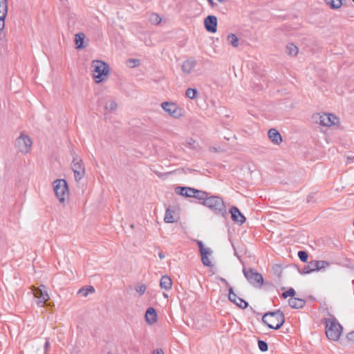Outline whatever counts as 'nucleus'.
Here are the masks:
<instances>
[{"label":"nucleus","mask_w":354,"mask_h":354,"mask_svg":"<svg viewBox=\"0 0 354 354\" xmlns=\"http://www.w3.org/2000/svg\"><path fill=\"white\" fill-rule=\"evenodd\" d=\"M205 28L207 32L214 33L217 30V18L214 15H208L204 20Z\"/></svg>","instance_id":"nucleus-13"},{"label":"nucleus","mask_w":354,"mask_h":354,"mask_svg":"<svg viewBox=\"0 0 354 354\" xmlns=\"http://www.w3.org/2000/svg\"><path fill=\"white\" fill-rule=\"evenodd\" d=\"M33 295L37 299V304L39 306H44L46 302L50 299V296L46 290V287L44 285H41L39 287H32Z\"/></svg>","instance_id":"nucleus-10"},{"label":"nucleus","mask_w":354,"mask_h":354,"mask_svg":"<svg viewBox=\"0 0 354 354\" xmlns=\"http://www.w3.org/2000/svg\"><path fill=\"white\" fill-rule=\"evenodd\" d=\"M129 62H132L134 64L133 66H138L139 64V60L138 59H130L128 60Z\"/></svg>","instance_id":"nucleus-44"},{"label":"nucleus","mask_w":354,"mask_h":354,"mask_svg":"<svg viewBox=\"0 0 354 354\" xmlns=\"http://www.w3.org/2000/svg\"><path fill=\"white\" fill-rule=\"evenodd\" d=\"M258 346L261 351L266 352L268 350V345L267 342L263 340H258Z\"/></svg>","instance_id":"nucleus-35"},{"label":"nucleus","mask_w":354,"mask_h":354,"mask_svg":"<svg viewBox=\"0 0 354 354\" xmlns=\"http://www.w3.org/2000/svg\"><path fill=\"white\" fill-rule=\"evenodd\" d=\"M268 136L270 140L276 145H279L282 141V137L276 129H270L268 132Z\"/></svg>","instance_id":"nucleus-15"},{"label":"nucleus","mask_w":354,"mask_h":354,"mask_svg":"<svg viewBox=\"0 0 354 354\" xmlns=\"http://www.w3.org/2000/svg\"><path fill=\"white\" fill-rule=\"evenodd\" d=\"M163 110L174 118H179L183 116V109L173 102H164L161 104Z\"/></svg>","instance_id":"nucleus-11"},{"label":"nucleus","mask_w":354,"mask_h":354,"mask_svg":"<svg viewBox=\"0 0 354 354\" xmlns=\"http://www.w3.org/2000/svg\"><path fill=\"white\" fill-rule=\"evenodd\" d=\"M8 14V0H0V31L5 28V19Z\"/></svg>","instance_id":"nucleus-14"},{"label":"nucleus","mask_w":354,"mask_h":354,"mask_svg":"<svg viewBox=\"0 0 354 354\" xmlns=\"http://www.w3.org/2000/svg\"><path fill=\"white\" fill-rule=\"evenodd\" d=\"M316 271L320 270L322 268H324L326 266H328L329 263L326 261H314Z\"/></svg>","instance_id":"nucleus-34"},{"label":"nucleus","mask_w":354,"mask_h":354,"mask_svg":"<svg viewBox=\"0 0 354 354\" xmlns=\"http://www.w3.org/2000/svg\"><path fill=\"white\" fill-rule=\"evenodd\" d=\"M160 286L161 288L169 290L171 288L172 281L167 275L162 276L160 281Z\"/></svg>","instance_id":"nucleus-21"},{"label":"nucleus","mask_w":354,"mask_h":354,"mask_svg":"<svg viewBox=\"0 0 354 354\" xmlns=\"http://www.w3.org/2000/svg\"><path fill=\"white\" fill-rule=\"evenodd\" d=\"M198 93V91L196 88H187L185 92V95L187 97L193 100L196 97V94Z\"/></svg>","instance_id":"nucleus-33"},{"label":"nucleus","mask_w":354,"mask_h":354,"mask_svg":"<svg viewBox=\"0 0 354 354\" xmlns=\"http://www.w3.org/2000/svg\"><path fill=\"white\" fill-rule=\"evenodd\" d=\"M202 204L217 215L225 217L227 214L223 200L218 196H210L209 194L206 201L202 202Z\"/></svg>","instance_id":"nucleus-2"},{"label":"nucleus","mask_w":354,"mask_h":354,"mask_svg":"<svg viewBox=\"0 0 354 354\" xmlns=\"http://www.w3.org/2000/svg\"><path fill=\"white\" fill-rule=\"evenodd\" d=\"M196 65V61L193 59H187L182 65V71L184 73L189 74Z\"/></svg>","instance_id":"nucleus-19"},{"label":"nucleus","mask_w":354,"mask_h":354,"mask_svg":"<svg viewBox=\"0 0 354 354\" xmlns=\"http://www.w3.org/2000/svg\"><path fill=\"white\" fill-rule=\"evenodd\" d=\"M147 287L145 285H140L136 288V290L139 293L140 295H142L146 291Z\"/></svg>","instance_id":"nucleus-38"},{"label":"nucleus","mask_w":354,"mask_h":354,"mask_svg":"<svg viewBox=\"0 0 354 354\" xmlns=\"http://www.w3.org/2000/svg\"><path fill=\"white\" fill-rule=\"evenodd\" d=\"M229 290V300L241 309H245L248 306V303L244 299L239 297L233 291V288L230 287Z\"/></svg>","instance_id":"nucleus-12"},{"label":"nucleus","mask_w":354,"mask_h":354,"mask_svg":"<svg viewBox=\"0 0 354 354\" xmlns=\"http://www.w3.org/2000/svg\"><path fill=\"white\" fill-rule=\"evenodd\" d=\"M354 2V0H352Z\"/></svg>","instance_id":"nucleus-50"},{"label":"nucleus","mask_w":354,"mask_h":354,"mask_svg":"<svg viewBox=\"0 0 354 354\" xmlns=\"http://www.w3.org/2000/svg\"><path fill=\"white\" fill-rule=\"evenodd\" d=\"M208 1V3H209V5L212 6V7H214L216 3L214 2L213 0H207Z\"/></svg>","instance_id":"nucleus-46"},{"label":"nucleus","mask_w":354,"mask_h":354,"mask_svg":"<svg viewBox=\"0 0 354 354\" xmlns=\"http://www.w3.org/2000/svg\"><path fill=\"white\" fill-rule=\"evenodd\" d=\"M53 189L58 201L62 203L68 197L69 190L64 179H57L53 183Z\"/></svg>","instance_id":"nucleus-5"},{"label":"nucleus","mask_w":354,"mask_h":354,"mask_svg":"<svg viewBox=\"0 0 354 354\" xmlns=\"http://www.w3.org/2000/svg\"><path fill=\"white\" fill-rule=\"evenodd\" d=\"M174 212L169 208L167 209L165 211L164 221L167 223H173L176 222V219L174 216Z\"/></svg>","instance_id":"nucleus-25"},{"label":"nucleus","mask_w":354,"mask_h":354,"mask_svg":"<svg viewBox=\"0 0 354 354\" xmlns=\"http://www.w3.org/2000/svg\"><path fill=\"white\" fill-rule=\"evenodd\" d=\"M152 354H164V352L162 348H157L153 351Z\"/></svg>","instance_id":"nucleus-43"},{"label":"nucleus","mask_w":354,"mask_h":354,"mask_svg":"<svg viewBox=\"0 0 354 354\" xmlns=\"http://www.w3.org/2000/svg\"><path fill=\"white\" fill-rule=\"evenodd\" d=\"M71 169L74 172L75 181L79 182L83 178L85 174L84 164L82 160L77 156L73 157V160L71 163Z\"/></svg>","instance_id":"nucleus-9"},{"label":"nucleus","mask_w":354,"mask_h":354,"mask_svg":"<svg viewBox=\"0 0 354 354\" xmlns=\"http://www.w3.org/2000/svg\"><path fill=\"white\" fill-rule=\"evenodd\" d=\"M91 67L93 68V78L97 83L105 80L109 73V66L101 60H93Z\"/></svg>","instance_id":"nucleus-4"},{"label":"nucleus","mask_w":354,"mask_h":354,"mask_svg":"<svg viewBox=\"0 0 354 354\" xmlns=\"http://www.w3.org/2000/svg\"><path fill=\"white\" fill-rule=\"evenodd\" d=\"M220 3H224L225 0H217Z\"/></svg>","instance_id":"nucleus-48"},{"label":"nucleus","mask_w":354,"mask_h":354,"mask_svg":"<svg viewBox=\"0 0 354 354\" xmlns=\"http://www.w3.org/2000/svg\"><path fill=\"white\" fill-rule=\"evenodd\" d=\"M149 21L151 24L158 25L161 22L162 19L157 13L153 12L150 14Z\"/></svg>","instance_id":"nucleus-31"},{"label":"nucleus","mask_w":354,"mask_h":354,"mask_svg":"<svg viewBox=\"0 0 354 354\" xmlns=\"http://www.w3.org/2000/svg\"><path fill=\"white\" fill-rule=\"evenodd\" d=\"M187 145H189L190 147H193V145H194V144L195 143V140H194L193 138H188V139L187 140Z\"/></svg>","instance_id":"nucleus-41"},{"label":"nucleus","mask_w":354,"mask_h":354,"mask_svg":"<svg viewBox=\"0 0 354 354\" xmlns=\"http://www.w3.org/2000/svg\"><path fill=\"white\" fill-rule=\"evenodd\" d=\"M50 347V342L48 341H46L45 342V344H44V349H45V353L47 352L48 349Z\"/></svg>","instance_id":"nucleus-45"},{"label":"nucleus","mask_w":354,"mask_h":354,"mask_svg":"<svg viewBox=\"0 0 354 354\" xmlns=\"http://www.w3.org/2000/svg\"><path fill=\"white\" fill-rule=\"evenodd\" d=\"M324 323L326 337L330 340L337 341L342 333V326L335 317L324 319Z\"/></svg>","instance_id":"nucleus-3"},{"label":"nucleus","mask_w":354,"mask_h":354,"mask_svg":"<svg viewBox=\"0 0 354 354\" xmlns=\"http://www.w3.org/2000/svg\"><path fill=\"white\" fill-rule=\"evenodd\" d=\"M211 254H212V250L210 248H208L207 250L202 252L201 253V261H202L203 264L205 266L211 267L213 266L212 261H210V259L208 257V255H211Z\"/></svg>","instance_id":"nucleus-22"},{"label":"nucleus","mask_w":354,"mask_h":354,"mask_svg":"<svg viewBox=\"0 0 354 354\" xmlns=\"http://www.w3.org/2000/svg\"><path fill=\"white\" fill-rule=\"evenodd\" d=\"M314 271H316L315 263L314 261H311L307 265L304 266V268L299 270V272L302 274H306Z\"/></svg>","instance_id":"nucleus-24"},{"label":"nucleus","mask_w":354,"mask_h":354,"mask_svg":"<svg viewBox=\"0 0 354 354\" xmlns=\"http://www.w3.org/2000/svg\"><path fill=\"white\" fill-rule=\"evenodd\" d=\"M262 322L271 329H279L285 322V316L280 310L268 312L263 315Z\"/></svg>","instance_id":"nucleus-1"},{"label":"nucleus","mask_w":354,"mask_h":354,"mask_svg":"<svg viewBox=\"0 0 354 354\" xmlns=\"http://www.w3.org/2000/svg\"><path fill=\"white\" fill-rule=\"evenodd\" d=\"M298 257L302 262H306L308 258V254L306 251H299Z\"/></svg>","instance_id":"nucleus-37"},{"label":"nucleus","mask_w":354,"mask_h":354,"mask_svg":"<svg viewBox=\"0 0 354 354\" xmlns=\"http://www.w3.org/2000/svg\"><path fill=\"white\" fill-rule=\"evenodd\" d=\"M227 41L228 44L231 45L234 48H237L239 46V39L234 33H230L227 35Z\"/></svg>","instance_id":"nucleus-27"},{"label":"nucleus","mask_w":354,"mask_h":354,"mask_svg":"<svg viewBox=\"0 0 354 354\" xmlns=\"http://www.w3.org/2000/svg\"><path fill=\"white\" fill-rule=\"evenodd\" d=\"M219 280L223 283H224L227 287H228L230 288V286L229 284V283L227 282V281L224 279V278H222V277H219Z\"/></svg>","instance_id":"nucleus-42"},{"label":"nucleus","mask_w":354,"mask_h":354,"mask_svg":"<svg viewBox=\"0 0 354 354\" xmlns=\"http://www.w3.org/2000/svg\"><path fill=\"white\" fill-rule=\"evenodd\" d=\"M158 256L160 259H162L165 258V254L162 252H159Z\"/></svg>","instance_id":"nucleus-47"},{"label":"nucleus","mask_w":354,"mask_h":354,"mask_svg":"<svg viewBox=\"0 0 354 354\" xmlns=\"http://www.w3.org/2000/svg\"><path fill=\"white\" fill-rule=\"evenodd\" d=\"M197 245L198 246V248H199V250H200V252L201 253L202 252H204V251H206L208 250V248H204V245H203V243L201 241H197Z\"/></svg>","instance_id":"nucleus-39"},{"label":"nucleus","mask_w":354,"mask_h":354,"mask_svg":"<svg viewBox=\"0 0 354 354\" xmlns=\"http://www.w3.org/2000/svg\"><path fill=\"white\" fill-rule=\"evenodd\" d=\"M295 295V291L293 288H290L287 291L283 292L282 293V297L286 299L288 297H290V298H293Z\"/></svg>","instance_id":"nucleus-36"},{"label":"nucleus","mask_w":354,"mask_h":354,"mask_svg":"<svg viewBox=\"0 0 354 354\" xmlns=\"http://www.w3.org/2000/svg\"><path fill=\"white\" fill-rule=\"evenodd\" d=\"M209 195V193L208 192L195 189L194 196L193 197L200 201V203L202 204V202L206 201Z\"/></svg>","instance_id":"nucleus-23"},{"label":"nucleus","mask_w":354,"mask_h":354,"mask_svg":"<svg viewBox=\"0 0 354 354\" xmlns=\"http://www.w3.org/2000/svg\"><path fill=\"white\" fill-rule=\"evenodd\" d=\"M145 320L147 324L152 325L157 322V313L155 308L149 307L145 313Z\"/></svg>","instance_id":"nucleus-18"},{"label":"nucleus","mask_w":354,"mask_h":354,"mask_svg":"<svg viewBox=\"0 0 354 354\" xmlns=\"http://www.w3.org/2000/svg\"><path fill=\"white\" fill-rule=\"evenodd\" d=\"M85 38V35L82 32H79L75 35V44L77 45V48L82 49L85 47L84 45V39Z\"/></svg>","instance_id":"nucleus-26"},{"label":"nucleus","mask_w":354,"mask_h":354,"mask_svg":"<svg viewBox=\"0 0 354 354\" xmlns=\"http://www.w3.org/2000/svg\"><path fill=\"white\" fill-rule=\"evenodd\" d=\"M117 107V103L113 100L107 102L104 106L105 110L109 112L116 110Z\"/></svg>","instance_id":"nucleus-32"},{"label":"nucleus","mask_w":354,"mask_h":354,"mask_svg":"<svg viewBox=\"0 0 354 354\" xmlns=\"http://www.w3.org/2000/svg\"><path fill=\"white\" fill-rule=\"evenodd\" d=\"M175 192L177 194L185 197H193L194 196L195 189L188 187L178 186L176 187Z\"/></svg>","instance_id":"nucleus-17"},{"label":"nucleus","mask_w":354,"mask_h":354,"mask_svg":"<svg viewBox=\"0 0 354 354\" xmlns=\"http://www.w3.org/2000/svg\"><path fill=\"white\" fill-rule=\"evenodd\" d=\"M289 306L295 309L302 308L305 304L306 301L299 298L293 297L288 299Z\"/></svg>","instance_id":"nucleus-20"},{"label":"nucleus","mask_w":354,"mask_h":354,"mask_svg":"<svg viewBox=\"0 0 354 354\" xmlns=\"http://www.w3.org/2000/svg\"><path fill=\"white\" fill-rule=\"evenodd\" d=\"M347 339H348V341L354 342V330L348 333Z\"/></svg>","instance_id":"nucleus-40"},{"label":"nucleus","mask_w":354,"mask_h":354,"mask_svg":"<svg viewBox=\"0 0 354 354\" xmlns=\"http://www.w3.org/2000/svg\"><path fill=\"white\" fill-rule=\"evenodd\" d=\"M243 272L248 282L254 286L261 287L263 283V278L261 274L257 272L252 268H243Z\"/></svg>","instance_id":"nucleus-8"},{"label":"nucleus","mask_w":354,"mask_h":354,"mask_svg":"<svg viewBox=\"0 0 354 354\" xmlns=\"http://www.w3.org/2000/svg\"><path fill=\"white\" fill-rule=\"evenodd\" d=\"M107 354H112V353H111V352H108V353H107Z\"/></svg>","instance_id":"nucleus-49"},{"label":"nucleus","mask_w":354,"mask_h":354,"mask_svg":"<svg viewBox=\"0 0 354 354\" xmlns=\"http://www.w3.org/2000/svg\"><path fill=\"white\" fill-rule=\"evenodd\" d=\"M15 145L17 149L18 152L23 154H27L32 149V141L28 135L21 133L16 139Z\"/></svg>","instance_id":"nucleus-7"},{"label":"nucleus","mask_w":354,"mask_h":354,"mask_svg":"<svg viewBox=\"0 0 354 354\" xmlns=\"http://www.w3.org/2000/svg\"><path fill=\"white\" fill-rule=\"evenodd\" d=\"M94 292L95 288L93 286H90L80 288L78 290L77 294L84 297H86L89 293H93Z\"/></svg>","instance_id":"nucleus-28"},{"label":"nucleus","mask_w":354,"mask_h":354,"mask_svg":"<svg viewBox=\"0 0 354 354\" xmlns=\"http://www.w3.org/2000/svg\"><path fill=\"white\" fill-rule=\"evenodd\" d=\"M312 118L315 123L325 127H330L339 122V118L332 113H315Z\"/></svg>","instance_id":"nucleus-6"},{"label":"nucleus","mask_w":354,"mask_h":354,"mask_svg":"<svg viewBox=\"0 0 354 354\" xmlns=\"http://www.w3.org/2000/svg\"><path fill=\"white\" fill-rule=\"evenodd\" d=\"M326 3L332 9H337L342 5V0H324Z\"/></svg>","instance_id":"nucleus-30"},{"label":"nucleus","mask_w":354,"mask_h":354,"mask_svg":"<svg viewBox=\"0 0 354 354\" xmlns=\"http://www.w3.org/2000/svg\"><path fill=\"white\" fill-rule=\"evenodd\" d=\"M286 52L291 56H295L298 53V48L292 43L288 44L286 46Z\"/></svg>","instance_id":"nucleus-29"},{"label":"nucleus","mask_w":354,"mask_h":354,"mask_svg":"<svg viewBox=\"0 0 354 354\" xmlns=\"http://www.w3.org/2000/svg\"><path fill=\"white\" fill-rule=\"evenodd\" d=\"M232 219L238 223L243 224L245 221V217L241 214L236 207H232L230 211Z\"/></svg>","instance_id":"nucleus-16"}]
</instances>
